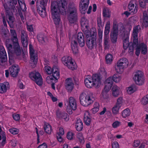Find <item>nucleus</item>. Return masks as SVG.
<instances>
[{"label":"nucleus","mask_w":148,"mask_h":148,"mask_svg":"<svg viewBox=\"0 0 148 148\" xmlns=\"http://www.w3.org/2000/svg\"><path fill=\"white\" fill-rule=\"evenodd\" d=\"M12 117L14 120L18 121L20 120V116L19 114L14 113L12 115Z\"/></svg>","instance_id":"obj_58"},{"label":"nucleus","mask_w":148,"mask_h":148,"mask_svg":"<svg viewBox=\"0 0 148 148\" xmlns=\"http://www.w3.org/2000/svg\"><path fill=\"white\" fill-rule=\"evenodd\" d=\"M66 89L69 91H71L73 88L74 84L73 83L72 79L71 78H68L66 80Z\"/></svg>","instance_id":"obj_25"},{"label":"nucleus","mask_w":148,"mask_h":148,"mask_svg":"<svg viewBox=\"0 0 148 148\" xmlns=\"http://www.w3.org/2000/svg\"><path fill=\"white\" fill-rule=\"evenodd\" d=\"M56 114L57 118L58 119H63L65 121H67L69 119L68 114L65 112H61L59 110H57L56 112Z\"/></svg>","instance_id":"obj_23"},{"label":"nucleus","mask_w":148,"mask_h":148,"mask_svg":"<svg viewBox=\"0 0 148 148\" xmlns=\"http://www.w3.org/2000/svg\"><path fill=\"white\" fill-rule=\"evenodd\" d=\"M113 95L115 97H117L120 92L119 88L116 86H113L112 88Z\"/></svg>","instance_id":"obj_35"},{"label":"nucleus","mask_w":148,"mask_h":148,"mask_svg":"<svg viewBox=\"0 0 148 148\" xmlns=\"http://www.w3.org/2000/svg\"><path fill=\"white\" fill-rule=\"evenodd\" d=\"M68 4V0H57L51 2V12L55 24L59 25L61 21L60 14H66L65 8Z\"/></svg>","instance_id":"obj_1"},{"label":"nucleus","mask_w":148,"mask_h":148,"mask_svg":"<svg viewBox=\"0 0 148 148\" xmlns=\"http://www.w3.org/2000/svg\"><path fill=\"white\" fill-rule=\"evenodd\" d=\"M43 128L45 132L47 134H50L51 131V127L49 124L47 123L44 124Z\"/></svg>","instance_id":"obj_39"},{"label":"nucleus","mask_w":148,"mask_h":148,"mask_svg":"<svg viewBox=\"0 0 148 148\" xmlns=\"http://www.w3.org/2000/svg\"><path fill=\"white\" fill-rule=\"evenodd\" d=\"M10 132L13 135L18 134L19 132V130L15 128H12L9 130Z\"/></svg>","instance_id":"obj_49"},{"label":"nucleus","mask_w":148,"mask_h":148,"mask_svg":"<svg viewBox=\"0 0 148 148\" xmlns=\"http://www.w3.org/2000/svg\"><path fill=\"white\" fill-rule=\"evenodd\" d=\"M77 138L79 139V141L80 143H82L84 140V138L83 134L82 133H79L77 135Z\"/></svg>","instance_id":"obj_55"},{"label":"nucleus","mask_w":148,"mask_h":148,"mask_svg":"<svg viewBox=\"0 0 148 148\" xmlns=\"http://www.w3.org/2000/svg\"><path fill=\"white\" fill-rule=\"evenodd\" d=\"M10 75L13 77H16L18 75L20 69L18 65H13L9 69Z\"/></svg>","instance_id":"obj_21"},{"label":"nucleus","mask_w":148,"mask_h":148,"mask_svg":"<svg viewBox=\"0 0 148 148\" xmlns=\"http://www.w3.org/2000/svg\"><path fill=\"white\" fill-rule=\"evenodd\" d=\"M138 47L140 49L141 54L146 55L147 52V45L143 43L139 44Z\"/></svg>","instance_id":"obj_31"},{"label":"nucleus","mask_w":148,"mask_h":148,"mask_svg":"<svg viewBox=\"0 0 148 148\" xmlns=\"http://www.w3.org/2000/svg\"><path fill=\"white\" fill-rule=\"evenodd\" d=\"M97 23L98 27H99L98 29H101L103 27L101 18H97Z\"/></svg>","instance_id":"obj_59"},{"label":"nucleus","mask_w":148,"mask_h":148,"mask_svg":"<svg viewBox=\"0 0 148 148\" xmlns=\"http://www.w3.org/2000/svg\"><path fill=\"white\" fill-rule=\"evenodd\" d=\"M45 72L49 75L51 74L52 72V69L49 66H45Z\"/></svg>","instance_id":"obj_50"},{"label":"nucleus","mask_w":148,"mask_h":148,"mask_svg":"<svg viewBox=\"0 0 148 148\" xmlns=\"http://www.w3.org/2000/svg\"><path fill=\"white\" fill-rule=\"evenodd\" d=\"M120 107H121L116 104V105L112 108V109L113 113L115 114H117L119 112V110Z\"/></svg>","instance_id":"obj_47"},{"label":"nucleus","mask_w":148,"mask_h":148,"mask_svg":"<svg viewBox=\"0 0 148 148\" xmlns=\"http://www.w3.org/2000/svg\"><path fill=\"white\" fill-rule=\"evenodd\" d=\"M84 119L85 124L87 126H89L91 123V119L89 112H87L84 114Z\"/></svg>","instance_id":"obj_33"},{"label":"nucleus","mask_w":148,"mask_h":148,"mask_svg":"<svg viewBox=\"0 0 148 148\" xmlns=\"http://www.w3.org/2000/svg\"><path fill=\"white\" fill-rule=\"evenodd\" d=\"M84 34L86 36L85 40L88 48L90 49L97 47V33L95 29L87 31Z\"/></svg>","instance_id":"obj_3"},{"label":"nucleus","mask_w":148,"mask_h":148,"mask_svg":"<svg viewBox=\"0 0 148 148\" xmlns=\"http://www.w3.org/2000/svg\"><path fill=\"white\" fill-rule=\"evenodd\" d=\"M142 103L144 105H146L148 103V94L143 97L142 99Z\"/></svg>","instance_id":"obj_53"},{"label":"nucleus","mask_w":148,"mask_h":148,"mask_svg":"<svg viewBox=\"0 0 148 148\" xmlns=\"http://www.w3.org/2000/svg\"><path fill=\"white\" fill-rule=\"evenodd\" d=\"M121 123V122L120 121H116L112 123V127L114 128H116L120 125Z\"/></svg>","instance_id":"obj_56"},{"label":"nucleus","mask_w":148,"mask_h":148,"mask_svg":"<svg viewBox=\"0 0 148 148\" xmlns=\"http://www.w3.org/2000/svg\"><path fill=\"white\" fill-rule=\"evenodd\" d=\"M127 59L125 58H123L118 60L116 66L115 67V70L119 73H122L124 68L127 67L128 65Z\"/></svg>","instance_id":"obj_12"},{"label":"nucleus","mask_w":148,"mask_h":148,"mask_svg":"<svg viewBox=\"0 0 148 148\" xmlns=\"http://www.w3.org/2000/svg\"><path fill=\"white\" fill-rule=\"evenodd\" d=\"M86 86L88 88H92L93 86L98 87L101 84V79L99 76L97 74H94L91 77L87 76L84 81Z\"/></svg>","instance_id":"obj_6"},{"label":"nucleus","mask_w":148,"mask_h":148,"mask_svg":"<svg viewBox=\"0 0 148 148\" xmlns=\"http://www.w3.org/2000/svg\"><path fill=\"white\" fill-rule=\"evenodd\" d=\"M48 0H38L36 3L37 11L40 16L42 18L47 15L46 7Z\"/></svg>","instance_id":"obj_8"},{"label":"nucleus","mask_w":148,"mask_h":148,"mask_svg":"<svg viewBox=\"0 0 148 148\" xmlns=\"http://www.w3.org/2000/svg\"><path fill=\"white\" fill-rule=\"evenodd\" d=\"M9 88V85L8 83L6 82L0 83V93H3L5 92Z\"/></svg>","instance_id":"obj_30"},{"label":"nucleus","mask_w":148,"mask_h":148,"mask_svg":"<svg viewBox=\"0 0 148 148\" xmlns=\"http://www.w3.org/2000/svg\"><path fill=\"white\" fill-rule=\"evenodd\" d=\"M69 105L73 110H75L77 109V105L76 100L72 97H70L69 99Z\"/></svg>","instance_id":"obj_29"},{"label":"nucleus","mask_w":148,"mask_h":148,"mask_svg":"<svg viewBox=\"0 0 148 148\" xmlns=\"http://www.w3.org/2000/svg\"><path fill=\"white\" fill-rule=\"evenodd\" d=\"M140 27L139 25H138L134 27L133 29V32L138 33L139 29H140Z\"/></svg>","instance_id":"obj_63"},{"label":"nucleus","mask_w":148,"mask_h":148,"mask_svg":"<svg viewBox=\"0 0 148 148\" xmlns=\"http://www.w3.org/2000/svg\"><path fill=\"white\" fill-rule=\"evenodd\" d=\"M105 59L106 63H110L113 60V57L112 55L110 53L108 54L106 56Z\"/></svg>","instance_id":"obj_43"},{"label":"nucleus","mask_w":148,"mask_h":148,"mask_svg":"<svg viewBox=\"0 0 148 148\" xmlns=\"http://www.w3.org/2000/svg\"><path fill=\"white\" fill-rule=\"evenodd\" d=\"M89 3V0H81L79 3V7L80 9L84 11L83 13H85V11L88 8Z\"/></svg>","instance_id":"obj_24"},{"label":"nucleus","mask_w":148,"mask_h":148,"mask_svg":"<svg viewBox=\"0 0 148 148\" xmlns=\"http://www.w3.org/2000/svg\"><path fill=\"white\" fill-rule=\"evenodd\" d=\"M112 148H119V145L117 141L113 142L112 145Z\"/></svg>","instance_id":"obj_62"},{"label":"nucleus","mask_w":148,"mask_h":148,"mask_svg":"<svg viewBox=\"0 0 148 148\" xmlns=\"http://www.w3.org/2000/svg\"><path fill=\"white\" fill-rule=\"evenodd\" d=\"M29 49L30 58L32 62L31 66L34 67L37 63L38 56L37 54L35 53V50L31 44H30L29 45Z\"/></svg>","instance_id":"obj_14"},{"label":"nucleus","mask_w":148,"mask_h":148,"mask_svg":"<svg viewBox=\"0 0 148 148\" xmlns=\"http://www.w3.org/2000/svg\"><path fill=\"white\" fill-rule=\"evenodd\" d=\"M118 25L116 23H113V32L118 33Z\"/></svg>","instance_id":"obj_57"},{"label":"nucleus","mask_w":148,"mask_h":148,"mask_svg":"<svg viewBox=\"0 0 148 148\" xmlns=\"http://www.w3.org/2000/svg\"><path fill=\"white\" fill-rule=\"evenodd\" d=\"M110 22L108 21L107 23L106 24L105 30L104 31V37H107V38H109L108 34L110 32Z\"/></svg>","instance_id":"obj_34"},{"label":"nucleus","mask_w":148,"mask_h":148,"mask_svg":"<svg viewBox=\"0 0 148 148\" xmlns=\"http://www.w3.org/2000/svg\"><path fill=\"white\" fill-rule=\"evenodd\" d=\"M108 38H107V37H104V46L105 49H108L109 47Z\"/></svg>","instance_id":"obj_45"},{"label":"nucleus","mask_w":148,"mask_h":148,"mask_svg":"<svg viewBox=\"0 0 148 148\" xmlns=\"http://www.w3.org/2000/svg\"><path fill=\"white\" fill-rule=\"evenodd\" d=\"M37 38L40 42L43 43L45 42L46 37L43 34H39L37 35Z\"/></svg>","instance_id":"obj_37"},{"label":"nucleus","mask_w":148,"mask_h":148,"mask_svg":"<svg viewBox=\"0 0 148 148\" xmlns=\"http://www.w3.org/2000/svg\"><path fill=\"white\" fill-rule=\"evenodd\" d=\"M30 78L34 81L37 84L41 86L42 84V79L40 73L38 72L34 71L29 73Z\"/></svg>","instance_id":"obj_13"},{"label":"nucleus","mask_w":148,"mask_h":148,"mask_svg":"<svg viewBox=\"0 0 148 148\" xmlns=\"http://www.w3.org/2000/svg\"><path fill=\"white\" fill-rule=\"evenodd\" d=\"M64 134V131L63 128L60 127L59 129V132H57L56 135H63Z\"/></svg>","instance_id":"obj_60"},{"label":"nucleus","mask_w":148,"mask_h":148,"mask_svg":"<svg viewBox=\"0 0 148 148\" xmlns=\"http://www.w3.org/2000/svg\"><path fill=\"white\" fill-rule=\"evenodd\" d=\"M7 61V57L5 50L3 46L0 47V64L3 65Z\"/></svg>","instance_id":"obj_18"},{"label":"nucleus","mask_w":148,"mask_h":148,"mask_svg":"<svg viewBox=\"0 0 148 148\" xmlns=\"http://www.w3.org/2000/svg\"><path fill=\"white\" fill-rule=\"evenodd\" d=\"M52 75L49 77L51 80H55L57 81L60 77V73L58 69L56 66H53L52 68Z\"/></svg>","instance_id":"obj_20"},{"label":"nucleus","mask_w":148,"mask_h":148,"mask_svg":"<svg viewBox=\"0 0 148 148\" xmlns=\"http://www.w3.org/2000/svg\"><path fill=\"white\" fill-rule=\"evenodd\" d=\"M110 39L111 42L115 44L116 43L118 36V33L112 32L110 34Z\"/></svg>","instance_id":"obj_38"},{"label":"nucleus","mask_w":148,"mask_h":148,"mask_svg":"<svg viewBox=\"0 0 148 148\" xmlns=\"http://www.w3.org/2000/svg\"><path fill=\"white\" fill-rule=\"evenodd\" d=\"M137 1L136 0H131L130 2L128 8L129 11L132 15L138 12V8L136 5Z\"/></svg>","instance_id":"obj_17"},{"label":"nucleus","mask_w":148,"mask_h":148,"mask_svg":"<svg viewBox=\"0 0 148 148\" xmlns=\"http://www.w3.org/2000/svg\"><path fill=\"white\" fill-rule=\"evenodd\" d=\"M10 32L12 36V41H16L18 40L17 35L15 30L14 29H11L10 30Z\"/></svg>","instance_id":"obj_44"},{"label":"nucleus","mask_w":148,"mask_h":148,"mask_svg":"<svg viewBox=\"0 0 148 148\" xmlns=\"http://www.w3.org/2000/svg\"><path fill=\"white\" fill-rule=\"evenodd\" d=\"M112 78V81L116 83L118 82L120 80V77L117 75H114Z\"/></svg>","instance_id":"obj_54"},{"label":"nucleus","mask_w":148,"mask_h":148,"mask_svg":"<svg viewBox=\"0 0 148 148\" xmlns=\"http://www.w3.org/2000/svg\"><path fill=\"white\" fill-rule=\"evenodd\" d=\"M28 36L26 33L24 31H21V41L23 47L24 48L27 47L28 45Z\"/></svg>","instance_id":"obj_22"},{"label":"nucleus","mask_w":148,"mask_h":148,"mask_svg":"<svg viewBox=\"0 0 148 148\" xmlns=\"http://www.w3.org/2000/svg\"><path fill=\"white\" fill-rule=\"evenodd\" d=\"M3 6L5 9V14H8L10 12H12L10 11V8L8 6V5L6 3L3 4Z\"/></svg>","instance_id":"obj_51"},{"label":"nucleus","mask_w":148,"mask_h":148,"mask_svg":"<svg viewBox=\"0 0 148 148\" xmlns=\"http://www.w3.org/2000/svg\"><path fill=\"white\" fill-rule=\"evenodd\" d=\"M113 82L112 78L111 77H109L106 80L105 86L102 91L103 94L107 93L110 90L112 86Z\"/></svg>","instance_id":"obj_16"},{"label":"nucleus","mask_w":148,"mask_h":148,"mask_svg":"<svg viewBox=\"0 0 148 148\" xmlns=\"http://www.w3.org/2000/svg\"><path fill=\"white\" fill-rule=\"evenodd\" d=\"M75 126L76 130L78 132L82 130L83 128V123L82 120L80 119H77Z\"/></svg>","instance_id":"obj_32"},{"label":"nucleus","mask_w":148,"mask_h":148,"mask_svg":"<svg viewBox=\"0 0 148 148\" xmlns=\"http://www.w3.org/2000/svg\"><path fill=\"white\" fill-rule=\"evenodd\" d=\"M99 108V103L97 102L95 103L93 105V108L92 109L91 111L93 114H95L97 112Z\"/></svg>","instance_id":"obj_42"},{"label":"nucleus","mask_w":148,"mask_h":148,"mask_svg":"<svg viewBox=\"0 0 148 148\" xmlns=\"http://www.w3.org/2000/svg\"><path fill=\"white\" fill-rule=\"evenodd\" d=\"M140 143L139 140H136L134 141L133 144V146L134 147H137L139 146Z\"/></svg>","instance_id":"obj_64"},{"label":"nucleus","mask_w":148,"mask_h":148,"mask_svg":"<svg viewBox=\"0 0 148 148\" xmlns=\"http://www.w3.org/2000/svg\"><path fill=\"white\" fill-rule=\"evenodd\" d=\"M136 90V86L134 85H132L127 88V92L128 94H131L135 91Z\"/></svg>","instance_id":"obj_41"},{"label":"nucleus","mask_w":148,"mask_h":148,"mask_svg":"<svg viewBox=\"0 0 148 148\" xmlns=\"http://www.w3.org/2000/svg\"><path fill=\"white\" fill-rule=\"evenodd\" d=\"M71 47L74 55H77L79 53L78 44L77 41L73 40L71 42Z\"/></svg>","instance_id":"obj_27"},{"label":"nucleus","mask_w":148,"mask_h":148,"mask_svg":"<svg viewBox=\"0 0 148 148\" xmlns=\"http://www.w3.org/2000/svg\"><path fill=\"white\" fill-rule=\"evenodd\" d=\"M130 114V111L129 109L127 108L122 112V115L123 118H125L129 116Z\"/></svg>","instance_id":"obj_40"},{"label":"nucleus","mask_w":148,"mask_h":148,"mask_svg":"<svg viewBox=\"0 0 148 148\" xmlns=\"http://www.w3.org/2000/svg\"><path fill=\"white\" fill-rule=\"evenodd\" d=\"M123 98L122 97H119L117 100L116 105L121 107L122 103Z\"/></svg>","instance_id":"obj_61"},{"label":"nucleus","mask_w":148,"mask_h":148,"mask_svg":"<svg viewBox=\"0 0 148 148\" xmlns=\"http://www.w3.org/2000/svg\"><path fill=\"white\" fill-rule=\"evenodd\" d=\"M133 79L135 83L139 85H143L145 80L143 73L140 71H138L135 74Z\"/></svg>","instance_id":"obj_15"},{"label":"nucleus","mask_w":148,"mask_h":148,"mask_svg":"<svg viewBox=\"0 0 148 148\" xmlns=\"http://www.w3.org/2000/svg\"><path fill=\"white\" fill-rule=\"evenodd\" d=\"M103 15L106 18H110L111 16V12L108 8H104L103 10Z\"/></svg>","instance_id":"obj_36"},{"label":"nucleus","mask_w":148,"mask_h":148,"mask_svg":"<svg viewBox=\"0 0 148 148\" xmlns=\"http://www.w3.org/2000/svg\"><path fill=\"white\" fill-rule=\"evenodd\" d=\"M48 0H38L36 3L37 11L40 16L42 18L47 15L46 7Z\"/></svg>","instance_id":"obj_9"},{"label":"nucleus","mask_w":148,"mask_h":148,"mask_svg":"<svg viewBox=\"0 0 148 148\" xmlns=\"http://www.w3.org/2000/svg\"><path fill=\"white\" fill-rule=\"evenodd\" d=\"M74 135L75 134L73 132H69L67 133L66 134V138L68 139L71 140L73 139Z\"/></svg>","instance_id":"obj_48"},{"label":"nucleus","mask_w":148,"mask_h":148,"mask_svg":"<svg viewBox=\"0 0 148 148\" xmlns=\"http://www.w3.org/2000/svg\"><path fill=\"white\" fill-rule=\"evenodd\" d=\"M86 86L88 88H92L93 86L98 87L101 84V79L99 76L97 74H94L91 77L87 76L84 81Z\"/></svg>","instance_id":"obj_7"},{"label":"nucleus","mask_w":148,"mask_h":148,"mask_svg":"<svg viewBox=\"0 0 148 148\" xmlns=\"http://www.w3.org/2000/svg\"><path fill=\"white\" fill-rule=\"evenodd\" d=\"M6 17L8 18L7 20L8 23L11 27L13 26V23L14 21V18L13 16V14L12 12L5 14Z\"/></svg>","instance_id":"obj_28"},{"label":"nucleus","mask_w":148,"mask_h":148,"mask_svg":"<svg viewBox=\"0 0 148 148\" xmlns=\"http://www.w3.org/2000/svg\"><path fill=\"white\" fill-rule=\"evenodd\" d=\"M12 42L13 45L7 41L5 42V46L8 50L10 62V60L12 59L13 54H15L18 56H20L21 53L22 51H23V49L21 48L18 40Z\"/></svg>","instance_id":"obj_2"},{"label":"nucleus","mask_w":148,"mask_h":148,"mask_svg":"<svg viewBox=\"0 0 148 148\" xmlns=\"http://www.w3.org/2000/svg\"><path fill=\"white\" fill-rule=\"evenodd\" d=\"M68 19L71 24L75 23L77 19V6L73 2L69 3L67 10Z\"/></svg>","instance_id":"obj_5"},{"label":"nucleus","mask_w":148,"mask_h":148,"mask_svg":"<svg viewBox=\"0 0 148 148\" xmlns=\"http://www.w3.org/2000/svg\"><path fill=\"white\" fill-rule=\"evenodd\" d=\"M62 63L68 68L72 70L75 69L77 68V65L75 62H73L71 57L67 56H64L61 59Z\"/></svg>","instance_id":"obj_11"},{"label":"nucleus","mask_w":148,"mask_h":148,"mask_svg":"<svg viewBox=\"0 0 148 148\" xmlns=\"http://www.w3.org/2000/svg\"><path fill=\"white\" fill-rule=\"evenodd\" d=\"M143 25L145 27L148 26V16L147 15H144L143 16Z\"/></svg>","instance_id":"obj_46"},{"label":"nucleus","mask_w":148,"mask_h":148,"mask_svg":"<svg viewBox=\"0 0 148 148\" xmlns=\"http://www.w3.org/2000/svg\"><path fill=\"white\" fill-rule=\"evenodd\" d=\"M129 34L127 33L126 34L124 33L123 37V46L124 49L126 50L128 48V52L130 54H132L134 49V47H137L138 43V38L133 39V42H129Z\"/></svg>","instance_id":"obj_4"},{"label":"nucleus","mask_w":148,"mask_h":148,"mask_svg":"<svg viewBox=\"0 0 148 148\" xmlns=\"http://www.w3.org/2000/svg\"><path fill=\"white\" fill-rule=\"evenodd\" d=\"M80 24L82 29L84 33L87 31H90L88 29L89 27V21L85 17L81 18L80 20Z\"/></svg>","instance_id":"obj_19"},{"label":"nucleus","mask_w":148,"mask_h":148,"mask_svg":"<svg viewBox=\"0 0 148 148\" xmlns=\"http://www.w3.org/2000/svg\"><path fill=\"white\" fill-rule=\"evenodd\" d=\"M94 99L92 96L90 95H87L84 93H82L79 97L81 104L85 107L88 106L92 103Z\"/></svg>","instance_id":"obj_10"},{"label":"nucleus","mask_w":148,"mask_h":148,"mask_svg":"<svg viewBox=\"0 0 148 148\" xmlns=\"http://www.w3.org/2000/svg\"><path fill=\"white\" fill-rule=\"evenodd\" d=\"M77 39L79 46L83 47L85 45V39L83 34L82 32H79L77 35Z\"/></svg>","instance_id":"obj_26"},{"label":"nucleus","mask_w":148,"mask_h":148,"mask_svg":"<svg viewBox=\"0 0 148 148\" xmlns=\"http://www.w3.org/2000/svg\"><path fill=\"white\" fill-rule=\"evenodd\" d=\"M146 0H139V4L140 6L143 8H144L146 7Z\"/></svg>","instance_id":"obj_52"}]
</instances>
